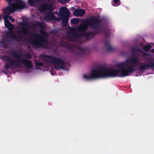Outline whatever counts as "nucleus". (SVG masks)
<instances>
[{"instance_id":"nucleus-1","label":"nucleus","mask_w":154,"mask_h":154,"mask_svg":"<svg viewBox=\"0 0 154 154\" xmlns=\"http://www.w3.org/2000/svg\"><path fill=\"white\" fill-rule=\"evenodd\" d=\"M133 53L131 57L127 60V62H122L118 65L119 70L108 68L103 66L93 69L90 75H83V78L87 80L100 78H107L119 76L124 77L129 75V73H133L136 69V67L139 61L137 57L135 54L137 52H140L141 50L138 47L132 48Z\"/></svg>"},{"instance_id":"nucleus-2","label":"nucleus","mask_w":154,"mask_h":154,"mask_svg":"<svg viewBox=\"0 0 154 154\" xmlns=\"http://www.w3.org/2000/svg\"><path fill=\"white\" fill-rule=\"evenodd\" d=\"M12 57L16 59V61H14L9 56L5 55L2 57L3 60L6 62L5 68L6 70L10 68H16L21 66L20 63L23 64L28 69H31L33 67L31 60H27L21 57L22 54L16 51H13L11 53Z\"/></svg>"},{"instance_id":"nucleus-3","label":"nucleus","mask_w":154,"mask_h":154,"mask_svg":"<svg viewBox=\"0 0 154 154\" xmlns=\"http://www.w3.org/2000/svg\"><path fill=\"white\" fill-rule=\"evenodd\" d=\"M102 23V20L98 17L94 16L86 19L83 23L77 27L79 31L84 32L88 29L89 26H91L94 29H100V25Z\"/></svg>"},{"instance_id":"nucleus-4","label":"nucleus","mask_w":154,"mask_h":154,"mask_svg":"<svg viewBox=\"0 0 154 154\" xmlns=\"http://www.w3.org/2000/svg\"><path fill=\"white\" fill-rule=\"evenodd\" d=\"M41 35H38L37 37L36 34H31L34 35L35 36V39L32 38L29 36L28 41L30 42L31 44L32 45L33 48H45L43 43H45V39H47L49 36V35L45 30L40 29L39 30Z\"/></svg>"},{"instance_id":"nucleus-5","label":"nucleus","mask_w":154,"mask_h":154,"mask_svg":"<svg viewBox=\"0 0 154 154\" xmlns=\"http://www.w3.org/2000/svg\"><path fill=\"white\" fill-rule=\"evenodd\" d=\"M40 57L45 61L58 66V67L56 66H54V68L56 69H57L58 68L62 69H65L64 66L66 63L64 61L60 58L56 57L53 55L49 56L42 54H41Z\"/></svg>"},{"instance_id":"nucleus-6","label":"nucleus","mask_w":154,"mask_h":154,"mask_svg":"<svg viewBox=\"0 0 154 154\" xmlns=\"http://www.w3.org/2000/svg\"><path fill=\"white\" fill-rule=\"evenodd\" d=\"M70 12L66 7H63L60 8L58 14L62 19V23L63 27L67 25L69 18L70 16Z\"/></svg>"},{"instance_id":"nucleus-7","label":"nucleus","mask_w":154,"mask_h":154,"mask_svg":"<svg viewBox=\"0 0 154 154\" xmlns=\"http://www.w3.org/2000/svg\"><path fill=\"white\" fill-rule=\"evenodd\" d=\"M151 68H154V62L153 60L151 63H141V64L139 66L138 70L140 72H143L145 70Z\"/></svg>"},{"instance_id":"nucleus-8","label":"nucleus","mask_w":154,"mask_h":154,"mask_svg":"<svg viewBox=\"0 0 154 154\" xmlns=\"http://www.w3.org/2000/svg\"><path fill=\"white\" fill-rule=\"evenodd\" d=\"M7 35L11 37L13 40L17 42H20L23 41L25 38L21 35H16L12 31H10L7 33Z\"/></svg>"},{"instance_id":"nucleus-9","label":"nucleus","mask_w":154,"mask_h":154,"mask_svg":"<svg viewBox=\"0 0 154 154\" xmlns=\"http://www.w3.org/2000/svg\"><path fill=\"white\" fill-rule=\"evenodd\" d=\"M9 5V6H7L3 10L7 17H8L10 14L16 11L15 7V5L14 3H11Z\"/></svg>"},{"instance_id":"nucleus-10","label":"nucleus","mask_w":154,"mask_h":154,"mask_svg":"<svg viewBox=\"0 0 154 154\" xmlns=\"http://www.w3.org/2000/svg\"><path fill=\"white\" fill-rule=\"evenodd\" d=\"M70 30L72 31L69 32V35L70 37L78 38L83 36V32H79L76 31L75 28L73 27L71 28Z\"/></svg>"},{"instance_id":"nucleus-11","label":"nucleus","mask_w":154,"mask_h":154,"mask_svg":"<svg viewBox=\"0 0 154 154\" xmlns=\"http://www.w3.org/2000/svg\"><path fill=\"white\" fill-rule=\"evenodd\" d=\"M20 26L22 32L24 35L29 33V24L28 22H21L20 23Z\"/></svg>"},{"instance_id":"nucleus-12","label":"nucleus","mask_w":154,"mask_h":154,"mask_svg":"<svg viewBox=\"0 0 154 154\" xmlns=\"http://www.w3.org/2000/svg\"><path fill=\"white\" fill-rule=\"evenodd\" d=\"M16 3H14L16 10L19 9H23L26 7V3L22 0H15Z\"/></svg>"},{"instance_id":"nucleus-13","label":"nucleus","mask_w":154,"mask_h":154,"mask_svg":"<svg viewBox=\"0 0 154 154\" xmlns=\"http://www.w3.org/2000/svg\"><path fill=\"white\" fill-rule=\"evenodd\" d=\"M98 33H99V32L96 30L94 32L90 31L87 32H83V36H85L87 40H89L90 39V37L93 38Z\"/></svg>"},{"instance_id":"nucleus-14","label":"nucleus","mask_w":154,"mask_h":154,"mask_svg":"<svg viewBox=\"0 0 154 154\" xmlns=\"http://www.w3.org/2000/svg\"><path fill=\"white\" fill-rule=\"evenodd\" d=\"M52 9V6L51 4H47L46 3H43L40 5L39 10L40 12H43L48 10H51Z\"/></svg>"},{"instance_id":"nucleus-15","label":"nucleus","mask_w":154,"mask_h":154,"mask_svg":"<svg viewBox=\"0 0 154 154\" xmlns=\"http://www.w3.org/2000/svg\"><path fill=\"white\" fill-rule=\"evenodd\" d=\"M86 12L84 9H76L73 12V14L76 17H83Z\"/></svg>"},{"instance_id":"nucleus-16","label":"nucleus","mask_w":154,"mask_h":154,"mask_svg":"<svg viewBox=\"0 0 154 154\" xmlns=\"http://www.w3.org/2000/svg\"><path fill=\"white\" fill-rule=\"evenodd\" d=\"M5 27L8 28L9 31H12L14 28V26L7 19H5Z\"/></svg>"},{"instance_id":"nucleus-17","label":"nucleus","mask_w":154,"mask_h":154,"mask_svg":"<svg viewBox=\"0 0 154 154\" xmlns=\"http://www.w3.org/2000/svg\"><path fill=\"white\" fill-rule=\"evenodd\" d=\"M109 40H107L105 41V44L107 51L108 52H113L115 50L114 48L112 47L110 45Z\"/></svg>"},{"instance_id":"nucleus-18","label":"nucleus","mask_w":154,"mask_h":154,"mask_svg":"<svg viewBox=\"0 0 154 154\" xmlns=\"http://www.w3.org/2000/svg\"><path fill=\"white\" fill-rule=\"evenodd\" d=\"M11 40L10 39H6L5 38H2L0 42V45L3 47H6L7 45L10 43Z\"/></svg>"},{"instance_id":"nucleus-19","label":"nucleus","mask_w":154,"mask_h":154,"mask_svg":"<svg viewBox=\"0 0 154 154\" xmlns=\"http://www.w3.org/2000/svg\"><path fill=\"white\" fill-rule=\"evenodd\" d=\"M77 50V54L79 56H82L85 53V50L80 46H77L76 48Z\"/></svg>"},{"instance_id":"nucleus-20","label":"nucleus","mask_w":154,"mask_h":154,"mask_svg":"<svg viewBox=\"0 0 154 154\" xmlns=\"http://www.w3.org/2000/svg\"><path fill=\"white\" fill-rule=\"evenodd\" d=\"M46 18L48 19L52 20L55 19L56 17L53 13L49 11L47 13L46 16Z\"/></svg>"},{"instance_id":"nucleus-21","label":"nucleus","mask_w":154,"mask_h":154,"mask_svg":"<svg viewBox=\"0 0 154 154\" xmlns=\"http://www.w3.org/2000/svg\"><path fill=\"white\" fill-rule=\"evenodd\" d=\"M80 21V19L79 18H73L71 19L70 20V23L71 24H77Z\"/></svg>"},{"instance_id":"nucleus-22","label":"nucleus","mask_w":154,"mask_h":154,"mask_svg":"<svg viewBox=\"0 0 154 154\" xmlns=\"http://www.w3.org/2000/svg\"><path fill=\"white\" fill-rule=\"evenodd\" d=\"M33 26L35 27L39 26L41 28H44L41 22L38 21H36L35 22V23Z\"/></svg>"},{"instance_id":"nucleus-23","label":"nucleus","mask_w":154,"mask_h":154,"mask_svg":"<svg viewBox=\"0 0 154 154\" xmlns=\"http://www.w3.org/2000/svg\"><path fill=\"white\" fill-rule=\"evenodd\" d=\"M151 48V45H144L143 47V50L144 51H147L150 49Z\"/></svg>"},{"instance_id":"nucleus-24","label":"nucleus","mask_w":154,"mask_h":154,"mask_svg":"<svg viewBox=\"0 0 154 154\" xmlns=\"http://www.w3.org/2000/svg\"><path fill=\"white\" fill-rule=\"evenodd\" d=\"M24 57L27 59H30L32 58V55L30 53H27L25 54Z\"/></svg>"},{"instance_id":"nucleus-25","label":"nucleus","mask_w":154,"mask_h":154,"mask_svg":"<svg viewBox=\"0 0 154 154\" xmlns=\"http://www.w3.org/2000/svg\"><path fill=\"white\" fill-rule=\"evenodd\" d=\"M35 65L36 67L42 66L44 65V63L42 62H37L36 63Z\"/></svg>"},{"instance_id":"nucleus-26","label":"nucleus","mask_w":154,"mask_h":154,"mask_svg":"<svg viewBox=\"0 0 154 154\" xmlns=\"http://www.w3.org/2000/svg\"><path fill=\"white\" fill-rule=\"evenodd\" d=\"M68 49H70L73 52H74V48L70 45H68L67 47Z\"/></svg>"},{"instance_id":"nucleus-27","label":"nucleus","mask_w":154,"mask_h":154,"mask_svg":"<svg viewBox=\"0 0 154 154\" xmlns=\"http://www.w3.org/2000/svg\"><path fill=\"white\" fill-rule=\"evenodd\" d=\"M141 52V54L143 57H145L146 56H148L149 55V54L148 53L143 52L142 51Z\"/></svg>"},{"instance_id":"nucleus-28","label":"nucleus","mask_w":154,"mask_h":154,"mask_svg":"<svg viewBox=\"0 0 154 154\" xmlns=\"http://www.w3.org/2000/svg\"><path fill=\"white\" fill-rule=\"evenodd\" d=\"M103 34L104 36L106 37H109V33L108 32H104Z\"/></svg>"},{"instance_id":"nucleus-29","label":"nucleus","mask_w":154,"mask_h":154,"mask_svg":"<svg viewBox=\"0 0 154 154\" xmlns=\"http://www.w3.org/2000/svg\"><path fill=\"white\" fill-rule=\"evenodd\" d=\"M28 2L31 6H32L34 4L33 0H28Z\"/></svg>"},{"instance_id":"nucleus-30","label":"nucleus","mask_w":154,"mask_h":154,"mask_svg":"<svg viewBox=\"0 0 154 154\" xmlns=\"http://www.w3.org/2000/svg\"><path fill=\"white\" fill-rule=\"evenodd\" d=\"M8 18L11 22H14V20L13 19L12 17L11 16H10L8 17Z\"/></svg>"},{"instance_id":"nucleus-31","label":"nucleus","mask_w":154,"mask_h":154,"mask_svg":"<svg viewBox=\"0 0 154 154\" xmlns=\"http://www.w3.org/2000/svg\"><path fill=\"white\" fill-rule=\"evenodd\" d=\"M114 3L116 5H119L118 3L119 1V0H113Z\"/></svg>"},{"instance_id":"nucleus-32","label":"nucleus","mask_w":154,"mask_h":154,"mask_svg":"<svg viewBox=\"0 0 154 154\" xmlns=\"http://www.w3.org/2000/svg\"><path fill=\"white\" fill-rule=\"evenodd\" d=\"M3 72L4 73L6 74H8L9 73L8 71L7 70H4L3 71Z\"/></svg>"},{"instance_id":"nucleus-33","label":"nucleus","mask_w":154,"mask_h":154,"mask_svg":"<svg viewBox=\"0 0 154 154\" xmlns=\"http://www.w3.org/2000/svg\"><path fill=\"white\" fill-rule=\"evenodd\" d=\"M17 33L18 35H21V32L20 30L17 31Z\"/></svg>"},{"instance_id":"nucleus-34","label":"nucleus","mask_w":154,"mask_h":154,"mask_svg":"<svg viewBox=\"0 0 154 154\" xmlns=\"http://www.w3.org/2000/svg\"><path fill=\"white\" fill-rule=\"evenodd\" d=\"M12 0H6V1L9 3V4H11V3Z\"/></svg>"},{"instance_id":"nucleus-35","label":"nucleus","mask_w":154,"mask_h":154,"mask_svg":"<svg viewBox=\"0 0 154 154\" xmlns=\"http://www.w3.org/2000/svg\"><path fill=\"white\" fill-rule=\"evenodd\" d=\"M152 52L154 53V49H152L151 50Z\"/></svg>"},{"instance_id":"nucleus-36","label":"nucleus","mask_w":154,"mask_h":154,"mask_svg":"<svg viewBox=\"0 0 154 154\" xmlns=\"http://www.w3.org/2000/svg\"><path fill=\"white\" fill-rule=\"evenodd\" d=\"M41 0H35L36 2H40L41 1Z\"/></svg>"},{"instance_id":"nucleus-37","label":"nucleus","mask_w":154,"mask_h":154,"mask_svg":"<svg viewBox=\"0 0 154 154\" xmlns=\"http://www.w3.org/2000/svg\"><path fill=\"white\" fill-rule=\"evenodd\" d=\"M56 20H57V21H60V18H57Z\"/></svg>"},{"instance_id":"nucleus-38","label":"nucleus","mask_w":154,"mask_h":154,"mask_svg":"<svg viewBox=\"0 0 154 154\" xmlns=\"http://www.w3.org/2000/svg\"><path fill=\"white\" fill-rule=\"evenodd\" d=\"M50 72H51V74L52 75H54V74H53V73H52V71H50Z\"/></svg>"},{"instance_id":"nucleus-39","label":"nucleus","mask_w":154,"mask_h":154,"mask_svg":"<svg viewBox=\"0 0 154 154\" xmlns=\"http://www.w3.org/2000/svg\"><path fill=\"white\" fill-rule=\"evenodd\" d=\"M70 40L71 41H74V39H72H72H70Z\"/></svg>"},{"instance_id":"nucleus-40","label":"nucleus","mask_w":154,"mask_h":154,"mask_svg":"<svg viewBox=\"0 0 154 154\" xmlns=\"http://www.w3.org/2000/svg\"><path fill=\"white\" fill-rule=\"evenodd\" d=\"M112 5L114 6H116V5H114L113 4H112Z\"/></svg>"},{"instance_id":"nucleus-41","label":"nucleus","mask_w":154,"mask_h":154,"mask_svg":"<svg viewBox=\"0 0 154 154\" xmlns=\"http://www.w3.org/2000/svg\"><path fill=\"white\" fill-rule=\"evenodd\" d=\"M1 20V16L0 15V20Z\"/></svg>"},{"instance_id":"nucleus-42","label":"nucleus","mask_w":154,"mask_h":154,"mask_svg":"<svg viewBox=\"0 0 154 154\" xmlns=\"http://www.w3.org/2000/svg\"><path fill=\"white\" fill-rule=\"evenodd\" d=\"M67 1V0H66V1Z\"/></svg>"},{"instance_id":"nucleus-43","label":"nucleus","mask_w":154,"mask_h":154,"mask_svg":"<svg viewBox=\"0 0 154 154\" xmlns=\"http://www.w3.org/2000/svg\"><path fill=\"white\" fill-rule=\"evenodd\" d=\"M66 0H65V1H66Z\"/></svg>"}]
</instances>
